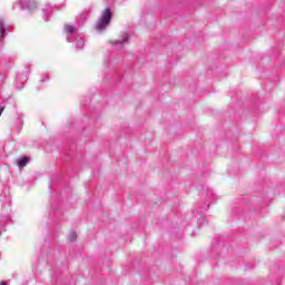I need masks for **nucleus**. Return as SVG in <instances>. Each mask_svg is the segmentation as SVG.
<instances>
[{
  "mask_svg": "<svg viewBox=\"0 0 285 285\" xmlns=\"http://www.w3.org/2000/svg\"><path fill=\"white\" fill-rule=\"evenodd\" d=\"M65 32L67 35V41L69 43H72V41H75V39H77L78 29L76 27L67 24V26H65Z\"/></svg>",
  "mask_w": 285,
  "mask_h": 285,
  "instance_id": "obj_5",
  "label": "nucleus"
},
{
  "mask_svg": "<svg viewBox=\"0 0 285 285\" xmlns=\"http://www.w3.org/2000/svg\"><path fill=\"white\" fill-rule=\"evenodd\" d=\"M10 283L6 282V281H1L0 285H9Z\"/></svg>",
  "mask_w": 285,
  "mask_h": 285,
  "instance_id": "obj_12",
  "label": "nucleus"
},
{
  "mask_svg": "<svg viewBox=\"0 0 285 285\" xmlns=\"http://www.w3.org/2000/svg\"><path fill=\"white\" fill-rule=\"evenodd\" d=\"M128 39H130V35L128 32H124L120 36V39L111 41L112 48L116 50H121L126 43H128Z\"/></svg>",
  "mask_w": 285,
  "mask_h": 285,
  "instance_id": "obj_2",
  "label": "nucleus"
},
{
  "mask_svg": "<svg viewBox=\"0 0 285 285\" xmlns=\"http://www.w3.org/2000/svg\"><path fill=\"white\" fill-rule=\"evenodd\" d=\"M69 242H77V232H71L68 237Z\"/></svg>",
  "mask_w": 285,
  "mask_h": 285,
  "instance_id": "obj_10",
  "label": "nucleus"
},
{
  "mask_svg": "<svg viewBox=\"0 0 285 285\" xmlns=\"http://www.w3.org/2000/svg\"><path fill=\"white\" fill-rule=\"evenodd\" d=\"M6 110V107H0V117H1V115H3V111Z\"/></svg>",
  "mask_w": 285,
  "mask_h": 285,
  "instance_id": "obj_11",
  "label": "nucleus"
},
{
  "mask_svg": "<svg viewBox=\"0 0 285 285\" xmlns=\"http://www.w3.org/2000/svg\"><path fill=\"white\" fill-rule=\"evenodd\" d=\"M52 10H55L52 4L45 6L42 9V19H45V21H50V17H52Z\"/></svg>",
  "mask_w": 285,
  "mask_h": 285,
  "instance_id": "obj_6",
  "label": "nucleus"
},
{
  "mask_svg": "<svg viewBox=\"0 0 285 285\" xmlns=\"http://www.w3.org/2000/svg\"><path fill=\"white\" fill-rule=\"evenodd\" d=\"M112 20V11L110 8H107L102 11L100 18L97 21L96 30L98 32H104L108 26H110V21Z\"/></svg>",
  "mask_w": 285,
  "mask_h": 285,
  "instance_id": "obj_1",
  "label": "nucleus"
},
{
  "mask_svg": "<svg viewBox=\"0 0 285 285\" xmlns=\"http://www.w3.org/2000/svg\"><path fill=\"white\" fill-rule=\"evenodd\" d=\"M28 78L24 75H19L17 78V88L22 89L23 87L19 83H26Z\"/></svg>",
  "mask_w": 285,
  "mask_h": 285,
  "instance_id": "obj_7",
  "label": "nucleus"
},
{
  "mask_svg": "<svg viewBox=\"0 0 285 285\" xmlns=\"http://www.w3.org/2000/svg\"><path fill=\"white\" fill-rule=\"evenodd\" d=\"M1 235H2V232L0 230V237H1Z\"/></svg>",
  "mask_w": 285,
  "mask_h": 285,
  "instance_id": "obj_15",
  "label": "nucleus"
},
{
  "mask_svg": "<svg viewBox=\"0 0 285 285\" xmlns=\"http://www.w3.org/2000/svg\"><path fill=\"white\" fill-rule=\"evenodd\" d=\"M40 81H41V83H43V81H46V80H45V79H41Z\"/></svg>",
  "mask_w": 285,
  "mask_h": 285,
  "instance_id": "obj_14",
  "label": "nucleus"
},
{
  "mask_svg": "<svg viewBox=\"0 0 285 285\" xmlns=\"http://www.w3.org/2000/svg\"><path fill=\"white\" fill-rule=\"evenodd\" d=\"M21 10H29V12H35L37 10V1L35 0H19L18 1Z\"/></svg>",
  "mask_w": 285,
  "mask_h": 285,
  "instance_id": "obj_3",
  "label": "nucleus"
},
{
  "mask_svg": "<svg viewBox=\"0 0 285 285\" xmlns=\"http://www.w3.org/2000/svg\"><path fill=\"white\" fill-rule=\"evenodd\" d=\"M204 219H206V218L202 217V218L199 219V222H204Z\"/></svg>",
  "mask_w": 285,
  "mask_h": 285,
  "instance_id": "obj_13",
  "label": "nucleus"
},
{
  "mask_svg": "<svg viewBox=\"0 0 285 285\" xmlns=\"http://www.w3.org/2000/svg\"><path fill=\"white\" fill-rule=\"evenodd\" d=\"M83 46H86V42L83 41V39H78V41L76 42V48L78 50H82Z\"/></svg>",
  "mask_w": 285,
  "mask_h": 285,
  "instance_id": "obj_9",
  "label": "nucleus"
},
{
  "mask_svg": "<svg viewBox=\"0 0 285 285\" xmlns=\"http://www.w3.org/2000/svg\"><path fill=\"white\" fill-rule=\"evenodd\" d=\"M29 161H30V159L28 157H22V158L18 159L17 164L20 168H26V166H28Z\"/></svg>",
  "mask_w": 285,
  "mask_h": 285,
  "instance_id": "obj_8",
  "label": "nucleus"
},
{
  "mask_svg": "<svg viewBox=\"0 0 285 285\" xmlns=\"http://www.w3.org/2000/svg\"><path fill=\"white\" fill-rule=\"evenodd\" d=\"M10 32V28L8 24H6V21L0 18V46H3L6 43V37H8V33Z\"/></svg>",
  "mask_w": 285,
  "mask_h": 285,
  "instance_id": "obj_4",
  "label": "nucleus"
}]
</instances>
